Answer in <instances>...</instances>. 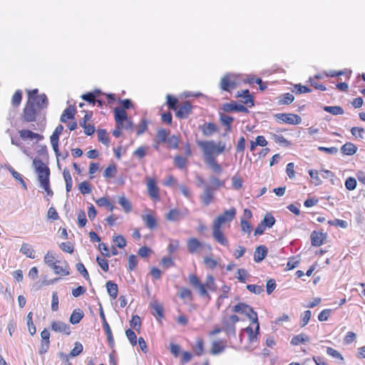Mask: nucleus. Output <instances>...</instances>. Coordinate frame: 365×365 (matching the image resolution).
<instances>
[{
  "label": "nucleus",
  "instance_id": "39448f33",
  "mask_svg": "<svg viewBox=\"0 0 365 365\" xmlns=\"http://www.w3.org/2000/svg\"><path fill=\"white\" fill-rule=\"evenodd\" d=\"M187 250L191 254L199 253L201 251L210 252L212 247L209 244L201 242L195 237L190 238L187 242Z\"/></svg>",
  "mask_w": 365,
  "mask_h": 365
},
{
  "label": "nucleus",
  "instance_id": "b1692460",
  "mask_svg": "<svg viewBox=\"0 0 365 365\" xmlns=\"http://www.w3.org/2000/svg\"><path fill=\"white\" fill-rule=\"evenodd\" d=\"M83 317V311L80 309H75L70 316L69 322L73 324H76L80 322Z\"/></svg>",
  "mask_w": 365,
  "mask_h": 365
},
{
  "label": "nucleus",
  "instance_id": "412c9836",
  "mask_svg": "<svg viewBox=\"0 0 365 365\" xmlns=\"http://www.w3.org/2000/svg\"><path fill=\"white\" fill-rule=\"evenodd\" d=\"M19 133L20 137L22 139H24V140H26V139H31V140L38 139V140H41L42 138V136L40 135L39 134L34 133V132H32L31 130H21Z\"/></svg>",
  "mask_w": 365,
  "mask_h": 365
},
{
  "label": "nucleus",
  "instance_id": "c9c22d12",
  "mask_svg": "<svg viewBox=\"0 0 365 365\" xmlns=\"http://www.w3.org/2000/svg\"><path fill=\"white\" fill-rule=\"evenodd\" d=\"M116 173V166L114 164H111L104 170L103 177L106 178H111L115 175Z\"/></svg>",
  "mask_w": 365,
  "mask_h": 365
},
{
  "label": "nucleus",
  "instance_id": "2f4dec72",
  "mask_svg": "<svg viewBox=\"0 0 365 365\" xmlns=\"http://www.w3.org/2000/svg\"><path fill=\"white\" fill-rule=\"evenodd\" d=\"M119 205L123 208L125 212H129L131 211L132 207L130 201L124 196H120L118 198Z\"/></svg>",
  "mask_w": 365,
  "mask_h": 365
},
{
  "label": "nucleus",
  "instance_id": "37998d69",
  "mask_svg": "<svg viewBox=\"0 0 365 365\" xmlns=\"http://www.w3.org/2000/svg\"><path fill=\"white\" fill-rule=\"evenodd\" d=\"M178 295L181 299H192V292L185 287H180L178 290Z\"/></svg>",
  "mask_w": 365,
  "mask_h": 365
},
{
  "label": "nucleus",
  "instance_id": "4d7b16f0",
  "mask_svg": "<svg viewBox=\"0 0 365 365\" xmlns=\"http://www.w3.org/2000/svg\"><path fill=\"white\" fill-rule=\"evenodd\" d=\"M203 263L207 267L210 269H214L217 265V262L210 257H205L203 259Z\"/></svg>",
  "mask_w": 365,
  "mask_h": 365
},
{
  "label": "nucleus",
  "instance_id": "603ef678",
  "mask_svg": "<svg viewBox=\"0 0 365 365\" xmlns=\"http://www.w3.org/2000/svg\"><path fill=\"white\" fill-rule=\"evenodd\" d=\"M106 130H98V138L100 142H101L103 144L108 145L109 143V140L108 137L106 136Z\"/></svg>",
  "mask_w": 365,
  "mask_h": 365
},
{
  "label": "nucleus",
  "instance_id": "774afa93",
  "mask_svg": "<svg viewBox=\"0 0 365 365\" xmlns=\"http://www.w3.org/2000/svg\"><path fill=\"white\" fill-rule=\"evenodd\" d=\"M249 277L247 272L244 269H238L237 278L241 282H245Z\"/></svg>",
  "mask_w": 365,
  "mask_h": 365
},
{
  "label": "nucleus",
  "instance_id": "393cba45",
  "mask_svg": "<svg viewBox=\"0 0 365 365\" xmlns=\"http://www.w3.org/2000/svg\"><path fill=\"white\" fill-rule=\"evenodd\" d=\"M341 150L345 155H352L356 153L357 148L351 143H346L341 147Z\"/></svg>",
  "mask_w": 365,
  "mask_h": 365
},
{
  "label": "nucleus",
  "instance_id": "4be33fe9",
  "mask_svg": "<svg viewBox=\"0 0 365 365\" xmlns=\"http://www.w3.org/2000/svg\"><path fill=\"white\" fill-rule=\"evenodd\" d=\"M201 129L205 136H211L217 130V126L212 123L203 125Z\"/></svg>",
  "mask_w": 365,
  "mask_h": 365
},
{
  "label": "nucleus",
  "instance_id": "f257e3e1",
  "mask_svg": "<svg viewBox=\"0 0 365 365\" xmlns=\"http://www.w3.org/2000/svg\"><path fill=\"white\" fill-rule=\"evenodd\" d=\"M236 215V209L231 207L217 216L212 222V231L213 238L220 245L227 247L228 240L223 233V226L230 222Z\"/></svg>",
  "mask_w": 365,
  "mask_h": 365
},
{
  "label": "nucleus",
  "instance_id": "8fccbe9b",
  "mask_svg": "<svg viewBox=\"0 0 365 365\" xmlns=\"http://www.w3.org/2000/svg\"><path fill=\"white\" fill-rule=\"evenodd\" d=\"M327 353L328 355L332 356L334 359L344 361V357L342 356V355L337 350L331 347H328L327 349Z\"/></svg>",
  "mask_w": 365,
  "mask_h": 365
},
{
  "label": "nucleus",
  "instance_id": "c03bdc74",
  "mask_svg": "<svg viewBox=\"0 0 365 365\" xmlns=\"http://www.w3.org/2000/svg\"><path fill=\"white\" fill-rule=\"evenodd\" d=\"M115 245L119 248H123L126 245V240L123 235H117L113 240Z\"/></svg>",
  "mask_w": 365,
  "mask_h": 365
},
{
  "label": "nucleus",
  "instance_id": "c756f323",
  "mask_svg": "<svg viewBox=\"0 0 365 365\" xmlns=\"http://www.w3.org/2000/svg\"><path fill=\"white\" fill-rule=\"evenodd\" d=\"M245 310L244 314L252 321V323L256 324L259 323L257 319V315L255 312L252 309L251 307L247 305V307H245Z\"/></svg>",
  "mask_w": 365,
  "mask_h": 365
},
{
  "label": "nucleus",
  "instance_id": "f3484780",
  "mask_svg": "<svg viewBox=\"0 0 365 365\" xmlns=\"http://www.w3.org/2000/svg\"><path fill=\"white\" fill-rule=\"evenodd\" d=\"M267 250L265 246L260 245L256 247L254 253V260L256 262H260L266 257Z\"/></svg>",
  "mask_w": 365,
  "mask_h": 365
},
{
  "label": "nucleus",
  "instance_id": "7c9ffc66",
  "mask_svg": "<svg viewBox=\"0 0 365 365\" xmlns=\"http://www.w3.org/2000/svg\"><path fill=\"white\" fill-rule=\"evenodd\" d=\"M63 178L66 182V189L69 192L72 188V178L68 170L64 169L63 172Z\"/></svg>",
  "mask_w": 365,
  "mask_h": 365
},
{
  "label": "nucleus",
  "instance_id": "0eeeda50",
  "mask_svg": "<svg viewBox=\"0 0 365 365\" xmlns=\"http://www.w3.org/2000/svg\"><path fill=\"white\" fill-rule=\"evenodd\" d=\"M115 120L118 128L123 127V122H125V129L132 128V122L128 118L127 113L124 109L116 108L114 110Z\"/></svg>",
  "mask_w": 365,
  "mask_h": 365
},
{
  "label": "nucleus",
  "instance_id": "20e7f679",
  "mask_svg": "<svg viewBox=\"0 0 365 365\" xmlns=\"http://www.w3.org/2000/svg\"><path fill=\"white\" fill-rule=\"evenodd\" d=\"M197 145L201 148L205 160L215 158V155L222 153L225 149V144L219 142L216 144L213 140H197Z\"/></svg>",
  "mask_w": 365,
  "mask_h": 365
},
{
  "label": "nucleus",
  "instance_id": "49530a36",
  "mask_svg": "<svg viewBox=\"0 0 365 365\" xmlns=\"http://www.w3.org/2000/svg\"><path fill=\"white\" fill-rule=\"evenodd\" d=\"M9 172L11 173V174L12 175V176L17 180H19L20 182V183L21 184V185L23 186V187L26 190V185L25 183V182L24 181L21 175L18 173L16 172V170H14L11 167H9L8 168Z\"/></svg>",
  "mask_w": 365,
  "mask_h": 365
},
{
  "label": "nucleus",
  "instance_id": "a878e982",
  "mask_svg": "<svg viewBox=\"0 0 365 365\" xmlns=\"http://www.w3.org/2000/svg\"><path fill=\"white\" fill-rule=\"evenodd\" d=\"M142 219L149 229L153 230L156 227V220L152 215H142Z\"/></svg>",
  "mask_w": 365,
  "mask_h": 365
},
{
  "label": "nucleus",
  "instance_id": "f03ea898",
  "mask_svg": "<svg viewBox=\"0 0 365 365\" xmlns=\"http://www.w3.org/2000/svg\"><path fill=\"white\" fill-rule=\"evenodd\" d=\"M33 166L38 174V180L41 187L46 192L48 196H53V192L49 185V168L42 162L41 160L35 158L33 160Z\"/></svg>",
  "mask_w": 365,
  "mask_h": 365
},
{
  "label": "nucleus",
  "instance_id": "338daca9",
  "mask_svg": "<svg viewBox=\"0 0 365 365\" xmlns=\"http://www.w3.org/2000/svg\"><path fill=\"white\" fill-rule=\"evenodd\" d=\"M242 181L240 177L235 175L232 178V186L233 188L239 190L242 187Z\"/></svg>",
  "mask_w": 365,
  "mask_h": 365
},
{
  "label": "nucleus",
  "instance_id": "58836bf2",
  "mask_svg": "<svg viewBox=\"0 0 365 365\" xmlns=\"http://www.w3.org/2000/svg\"><path fill=\"white\" fill-rule=\"evenodd\" d=\"M196 355L201 356L204 352V343L202 339H197L195 345L193 346Z\"/></svg>",
  "mask_w": 365,
  "mask_h": 365
},
{
  "label": "nucleus",
  "instance_id": "aec40b11",
  "mask_svg": "<svg viewBox=\"0 0 365 365\" xmlns=\"http://www.w3.org/2000/svg\"><path fill=\"white\" fill-rule=\"evenodd\" d=\"M310 237L312 246L319 247L323 244L325 236L322 232H317L316 231H314L311 234Z\"/></svg>",
  "mask_w": 365,
  "mask_h": 365
},
{
  "label": "nucleus",
  "instance_id": "9b49d317",
  "mask_svg": "<svg viewBox=\"0 0 365 365\" xmlns=\"http://www.w3.org/2000/svg\"><path fill=\"white\" fill-rule=\"evenodd\" d=\"M214 188L207 185H205L203 187V192L200 195V200L205 205H208L211 203L214 196Z\"/></svg>",
  "mask_w": 365,
  "mask_h": 365
},
{
  "label": "nucleus",
  "instance_id": "f704fd0d",
  "mask_svg": "<svg viewBox=\"0 0 365 365\" xmlns=\"http://www.w3.org/2000/svg\"><path fill=\"white\" fill-rule=\"evenodd\" d=\"M324 110L334 115H342L344 113L341 106H324Z\"/></svg>",
  "mask_w": 365,
  "mask_h": 365
},
{
  "label": "nucleus",
  "instance_id": "9d476101",
  "mask_svg": "<svg viewBox=\"0 0 365 365\" xmlns=\"http://www.w3.org/2000/svg\"><path fill=\"white\" fill-rule=\"evenodd\" d=\"M35 103L28 100L24 110V119L26 122H33L36 120V111L34 108Z\"/></svg>",
  "mask_w": 365,
  "mask_h": 365
},
{
  "label": "nucleus",
  "instance_id": "09e8293b",
  "mask_svg": "<svg viewBox=\"0 0 365 365\" xmlns=\"http://www.w3.org/2000/svg\"><path fill=\"white\" fill-rule=\"evenodd\" d=\"M78 189L83 195L89 194L91 192L90 184L86 181L81 182L78 185Z\"/></svg>",
  "mask_w": 365,
  "mask_h": 365
},
{
  "label": "nucleus",
  "instance_id": "a19ab883",
  "mask_svg": "<svg viewBox=\"0 0 365 365\" xmlns=\"http://www.w3.org/2000/svg\"><path fill=\"white\" fill-rule=\"evenodd\" d=\"M294 100V97L291 93H285L279 97V103L280 104H289Z\"/></svg>",
  "mask_w": 365,
  "mask_h": 365
},
{
  "label": "nucleus",
  "instance_id": "680f3d73",
  "mask_svg": "<svg viewBox=\"0 0 365 365\" xmlns=\"http://www.w3.org/2000/svg\"><path fill=\"white\" fill-rule=\"evenodd\" d=\"M272 139L275 143L278 144H283L285 145L286 146L289 145V141L287 139H285V138L282 135L274 134L272 135Z\"/></svg>",
  "mask_w": 365,
  "mask_h": 365
},
{
  "label": "nucleus",
  "instance_id": "3c124183",
  "mask_svg": "<svg viewBox=\"0 0 365 365\" xmlns=\"http://www.w3.org/2000/svg\"><path fill=\"white\" fill-rule=\"evenodd\" d=\"M140 324H141L140 318L138 315L133 316L132 317V319L130 322V327L133 329H134L137 331H139L140 328Z\"/></svg>",
  "mask_w": 365,
  "mask_h": 365
},
{
  "label": "nucleus",
  "instance_id": "a211bd4d",
  "mask_svg": "<svg viewBox=\"0 0 365 365\" xmlns=\"http://www.w3.org/2000/svg\"><path fill=\"white\" fill-rule=\"evenodd\" d=\"M191 112V105L188 102H185L180 106L176 113V115L179 118H186Z\"/></svg>",
  "mask_w": 365,
  "mask_h": 365
},
{
  "label": "nucleus",
  "instance_id": "4c0bfd02",
  "mask_svg": "<svg viewBox=\"0 0 365 365\" xmlns=\"http://www.w3.org/2000/svg\"><path fill=\"white\" fill-rule=\"evenodd\" d=\"M261 223L263 224L265 227H272L275 223V220L271 214L267 213L264 215Z\"/></svg>",
  "mask_w": 365,
  "mask_h": 365
},
{
  "label": "nucleus",
  "instance_id": "6e6d98bb",
  "mask_svg": "<svg viewBox=\"0 0 365 365\" xmlns=\"http://www.w3.org/2000/svg\"><path fill=\"white\" fill-rule=\"evenodd\" d=\"M152 309L155 311V315H158L159 317H163V308L160 304L157 302H153L151 304Z\"/></svg>",
  "mask_w": 365,
  "mask_h": 365
},
{
  "label": "nucleus",
  "instance_id": "473e14b6",
  "mask_svg": "<svg viewBox=\"0 0 365 365\" xmlns=\"http://www.w3.org/2000/svg\"><path fill=\"white\" fill-rule=\"evenodd\" d=\"M212 170L217 174H220L222 171L221 166L215 161V158L205 160Z\"/></svg>",
  "mask_w": 365,
  "mask_h": 365
},
{
  "label": "nucleus",
  "instance_id": "79ce46f5",
  "mask_svg": "<svg viewBox=\"0 0 365 365\" xmlns=\"http://www.w3.org/2000/svg\"><path fill=\"white\" fill-rule=\"evenodd\" d=\"M22 94L20 90H17L12 96L11 104L14 107H18L21 101Z\"/></svg>",
  "mask_w": 365,
  "mask_h": 365
},
{
  "label": "nucleus",
  "instance_id": "6ab92c4d",
  "mask_svg": "<svg viewBox=\"0 0 365 365\" xmlns=\"http://www.w3.org/2000/svg\"><path fill=\"white\" fill-rule=\"evenodd\" d=\"M225 348V342L218 340V341H213L212 342V347L210 349V353L212 355H216L222 353Z\"/></svg>",
  "mask_w": 365,
  "mask_h": 365
},
{
  "label": "nucleus",
  "instance_id": "13d9d810",
  "mask_svg": "<svg viewBox=\"0 0 365 365\" xmlns=\"http://www.w3.org/2000/svg\"><path fill=\"white\" fill-rule=\"evenodd\" d=\"M32 315L31 312H29L27 315V325L29 327V331L31 335H34L36 333V327L32 322Z\"/></svg>",
  "mask_w": 365,
  "mask_h": 365
},
{
  "label": "nucleus",
  "instance_id": "69168bd1",
  "mask_svg": "<svg viewBox=\"0 0 365 365\" xmlns=\"http://www.w3.org/2000/svg\"><path fill=\"white\" fill-rule=\"evenodd\" d=\"M345 187L349 190H354L356 187V180L354 178H348L345 182Z\"/></svg>",
  "mask_w": 365,
  "mask_h": 365
},
{
  "label": "nucleus",
  "instance_id": "052dcab7",
  "mask_svg": "<svg viewBox=\"0 0 365 365\" xmlns=\"http://www.w3.org/2000/svg\"><path fill=\"white\" fill-rule=\"evenodd\" d=\"M125 335H126L128 339L130 341V344L133 346L136 345V344H137V337H136V335H135V332L133 331H132L131 329H127L125 331Z\"/></svg>",
  "mask_w": 365,
  "mask_h": 365
},
{
  "label": "nucleus",
  "instance_id": "dca6fc26",
  "mask_svg": "<svg viewBox=\"0 0 365 365\" xmlns=\"http://www.w3.org/2000/svg\"><path fill=\"white\" fill-rule=\"evenodd\" d=\"M237 97L242 98V103L247 105L248 107L251 108L254 106V101L247 89L242 91L241 93L238 92Z\"/></svg>",
  "mask_w": 365,
  "mask_h": 365
},
{
  "label": "nucleus",
  "instance_id": "ddd939ff",
  "mask_svg": "<svg viewBox=\"0 0 365 365\" xmlns=\"http://www.w3.org/2000/svg\"><path fill=\"white\" fill-rule=\"evenodd\" d=\"M51 329L53 331L70 334V326L61 321H53L51 324Z\"/></svg>",
  "mask_w": 365,
  "mask_h": 365
},
{
  "label": "nucleus",
  "instance_id": "5701e85b",
  "mask_svg": "<svg viewBox=\"0 0 365 365\" xmlns=\"http://www.w3.org/2000/svg\"><path fill=\"white\" fill-rule=\"evenodd\" d=\"M106 287L109 296L112 299H115L118 296V285L111 281H108Z\"/></svg>",
  "mask_w": 365,
  "mask_h": 365
},
{
  "label": "nucleus",
  "instance_id": "5fc2aeb1",
  "mask_svg": "<svg viewBox=\"0 0 365 365\" xmlns=\"http://www.w3.org/2000/svg\"><path fill=\"white\" fill-rule=\"evenodd\" d=\"M83 351V345L80 342H76L73 349L71 351L70 355L72 357L77 356Z\"/></svg>",
  "mask_w": 365,
  "mask_h": 365
},
{
  "label": "nucleus",
  "instance_id": "2eb2a0df",
  "mask_svg": "<svg viewBox=\"0 0 365 365\" xmlns=\"http://www.w3.org/2000/svg\"><path fill=\"white\" fill-rule=\"evenodd\" d=\"M147 188L148 195L151 198L159 199V189L154 179L150 178H147Z\"/></svg>",
  "mask_w": 365,
  "mask_h": 365
},
{
  "label": "nucleus",
  "instance_id": "ea45409f",
  "mask_svg": "<svg viewBox=\"0 0 365 365\" xmlns=\"http://www.w3.org/2000/svg\"><path fill=\"white\" fill-rule=\"evenodd\" d=\"M207 185L212 186L214 190H215L217 188L224 186V182L212 175L209 178V184Z\"/></svg>",
  "mask_w": 365,
  "mask_h": 365
},
{
  "label": "nucleus",
  "instance_id": "864d4df0",
  "mask_svg": "<svg viewBox=\"0 0 365 365\" xmlns=\"http://www.w3.org/2000/svg\"><path fill=\"white\" fill-rule=\"evenodd\" d=\"M54 273L56 274H61L63 276L68 275L70 274L68 266L67 264L65 267L58 265L57 267H54Z\"/></svg>",
  "mask_w": 365,
  "mask_h": 365
},
{
  "label": "nucleus",
  "instance_id": "c85d7f7f",
  "mask_svg": "<svg viewBox=\"0 0 365 365\" xmlns=\"http://www.w3.org/2000/svg\"><path fill=\"white\" fill-rule=\"evenodd\" d=\"M75 113V108L72 106L68 107L61 116V121L63 123L66 122L67 119L73 118Z\"/></svg>",
  "mask_w": 365,
  "mask_h": 365
},
{
  "label": "nucleus",
  "instance_id": "0e129e2a",
  "mask_svg": "<svg viewBox=\"0 0 365 365\" xmlns=\"http://www.w3.org/2000/svg\"><path fill=\"white\" fill-rule=\"evenodd\" d=\"M247 289L250 292H251L254 294H259L264 291L262 286H259V285H256V284H248V285H247Z\"/></svg>",
  "mask_w": 365,
  "mask_h": 365
},
{
  "label": "nucleus",
  "instance_id": "a18cd8bd",
  "mask_svg": "<svg viewBox=\"0 0 365 365\" xmlns=\"http://www.w3.org/2000/svg\"><path fill=\"white\" fill-rule=\"evenodd\" d=\"M168 133L165 129H159L156 135V141L158 143H162L166 141Z\"/></svg>",
  "mask_w": 365,
  "mask_h": 365
},
{
  "label": "nucleus",
  "instance_id": "e2e57ef3",
  "mask_svg": "<svg viewBox=\"0 0 365 365\" xmlns=\"http://www.w3.org/2000/svg\"><path fill=\"white\" fill-rule=\"evenodd\" d=\"M186 162H187V160L185 158H182L180 155H177L175 157L174 163L178 168H179L180 169L185 167Z\"/></svg>",
  "mask_w": 365,
  "mask_h": 365
},
{
  "label": "nucleus",
  "instance_id": "bf43d9fd",
  "mask_svg": "<svg viewBox=\"0 0 365 365\" xmlns=\"http://www.w3.org/2000/svg\"><path fill=\"white\" fill-rule=\"evenodd\" d=\"M309 174L311 178L314 180V183L315 185H319L322 183V180L319 176V173L314 170H309Z\"/></svg>",
  "mask_w": 365,
  "mask_h": 365
},
{
  "label": "nucleus",
  "instance_id": "7ed1b4c3",
  "mask_svg": "<svg viewBox=\"0 0 365 365\" xmlns=\"http://www.w3.org/2000/svg\"><path fill=\"white\" fill-rule=\"evenodd\" d=\"M189 283L201 297H207L208 299H210V296L207 290L215 291L216 289L215 279L212 275H207L205 283L202 284L196 275L190 274L189 275Z\"/></svg>",
  "mask_w": 365,
  "mask_h": 365
},
{
  "label": "nucleus",
  "instance_id": "de8ad7c7",
  "mask_svg": "<svg viewBox=\"0 0 365 365\" xmlns=\"http://www.w3.org/2000/svg\"><path fill=\"white\" fill-rule=\"evenodd\" d=\"M44 262L48 265H53V262H57L55 255L53 252H48L44 256Z\"/></svg>",
  "mask_w": 365,
  "mask_h": 365
},
{
  "label": "nucleus",
  "instance_id": "4468645a",
  "mask_svg": "<svg viewBox=\"0 0 365 365\" xmlns=\"http://www.w3.org/2000/svg\"><path fill=\"white\" fill-rule=\"evenodd\" d=\"M222 110L225 112H232V111H238V112H242V113H247L248 110L247 108L242 105L238 104L235 101H232L229 103H225L222 106Z\"/></svg>",
  "mask_w": 365,
  "mask_h": 365
},
{
  "label": "nucleus",
  "instance_id": "e433bc0d",
  "mask_svg": "<svg viewBox=\"0 0 365 365\" xmlns=\"http://www.w3.org/2000/svg\"><path fill=\"white\" fill-rule=\"evenodd\" d=\"M35 98H36L35 103H36V105L39 109L47 107L48 101H47L46 96L45 94H41Z\"/></svg>",
  "mask_w": 365,
  "mask_h": 365
},
{
  "label": "nucleus",
  "instance_id": "6e6552de",
  "mask_svg": "<svg viewBox=\"0 0 365 365\" xmlns=\"http://www.w3.org/2000/svg\"><path fill=\"white\" fill-rule=\"evenodd\" d=\"M235 78L236 75L232 73L225 75L220 80V86L221 89L226 91L235 89L236 88Z\"/></svg>",
  "mask_w": 365,
  "mask_h": 365
},
{
  "label": "nucleus",
  "instance_id": "cd10ccee",
  "mask_svg": "<svg viewBox=\"0 0 365 365\" xmlns=\"http://www.w3.org/2000/svg\"><path fill=\"white\" fill-rule=\"evenodd\" d=\"M20 252L29 258L34 259L35 257L34 251L29 244L24 243L21 245Z\"/></svg>",
  "mask_w": 365,
  "mask_h": 365
},
{
  "label": "nucleus",
  "instance_id": "f8f14e48",
  "mask_svg": "<svg viewBox=\"0 0 365 365\" xmlns=\"http://www.w3.org/2000/svg\"><path fill=\"white\" fill-rule=\"evenodd\" d=\"M100 317L103 321V329L107 335V338H108L109 344L110 346H113L114 339H113V337L112 335L111 329L106 319L104 312H103V309L101 306L100 307Z\"/></svg>",
  "mask_w": 365,
  "mask_h": 365
},
{
  "label": "nucleus",
  "instance_id": "72a5a7b5",
  "mask_svg": "<svg viewBox=\"0 0 365 365\" xmlns=\"http://www.w3.org/2000/svg\"><path fill=\"white\" fill-rule=\"evenodd\" d=\"M309 340V336L307 334H301L294 336L292 339L291 344L292 345H298L300 343H304Z\"/></svg>",
  "mask_w": 365,
  "mask_h": 365
},
{
  "label": "nucleus",
  "instance_id": "bb28decb",
  "mask_svg": "<svg viewBox=\"0 0 365 365\" xmlns=\"http://www.w3.org/2000/svg\"><path fill=\"white\" fill-rule=\"evenodd\" d=\"M259 329V323H256V328H255V332L253 331V329L252 327H247L245 329V331L248 334L249 340L250 342L255 341L257 340V336L258 334Z\"/></svg>",
  "mask_w": 365,
  "mask_h": 365
},
{
  "label": "nucleus",
  "instance_id": "423d86ee",
  "mask_svg": "<svg viewBox=\"0 0 365 365\" xmlns=\"http://www.w3.org/2000/svg\"><path fill=\"white\" fill-rule=\"evenodd\" d=\"M239 321L236 315L225 316L222 318V329L228 335L235 336V324Z\"/></svg>",
  "mask_w": 365,
  "mask_h": 365
},
{
  "label": "nucleus",
  "instance_id": "1a4fd4ad",
  "mask_svg": "<svg viewBox=\"0 0 365 365\" xmlns=\"http://www.w3.org/2000/svg\"><path fill=\"white\" fill-rule=\"evenodd\" d=\"M276 117L279 120L290 125H299L302 122L301 117L293 113H278Z\"/></svg>",
  "mask_w": 365,
  "mask_h": 365
}]
</instances>
